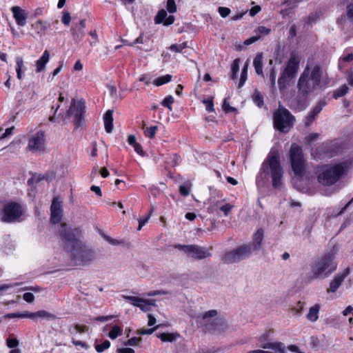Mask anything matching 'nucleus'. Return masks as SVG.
<instances>
[{
    "mask_svg": "<svg viewBox=\"0 0 353 353\" xmlns=\"http://www.w3.org/2000/svg\"><path fill=\"white\" fill-rule=\"evenodd\" d=\"M124 45L129 46H134L136 44H141L143 43V33H141L139 37H137L132 43H130L128 41H123Z\"/></svg>",
    "mask_w": 353,
    "mask_h": 353,
    "instance_id": "nucleus-40",
    "label": "nucleus"
},
{
    "mask_svg": "<svg viewBox=\"0 0 353 353\" xmlns=\"http://www.w3.org/2000/svg\"><path fill=\"white\" fill-rule=\"evenodd\" d=\"M51 216L50 221L52 223L56 224L59 223L62 217V205L61 203L58 200V199L54 198L52 200L51 207Z\"/></svg>",
    "mask_w": 353,
    "mask_h": 353,
    "instance_id": "nucleus-14",
    "label": "nucleus"
},
{
    "mask_svg": "<svg viewBox=\"0 0 353 353\" xmlns=\"http://www.w3.org/2000/svg\"><path fill=\"white\" fill-rule=\"evenodd\" d=\"M290 161L292 170L296 176H302L305 165L301 148L296 144H292L290 150Z\"/></svg>",
    "mask_w": 353,
    "mask_h": 353,
    "instance_id": "nucleus-8",
    "label": "nucleus"
},
{
    "mask_svg": "<svg viewBox=\"0 0 353 353\" xmlns=\"http://www.w3.org/2000/svg\"><path fill=\"white\" fill-rule=\"evenodd\" d=\"M349 88L346 85H343L339 89H337L333 94V97L337 99L344 96L348 92Z\"/></svg>",
    "mask_w": 353,
    "mask_h": 353,
    "instance_id": "nucleus-29",
    "label": "nucleus"
},
{
    "mask_svg": "<svg viewBox=\"0 0 353 353\" xmlns=\"http://www.w3.org/2000/svg\"><path fill=\"white\" fill-rule=\"evenodd\" d=\"M76 26L79 27V33H78L74 28H71V32L74 39L76 41H79L83 38L84 35L83 29L85 27V21L84 19L81 20L79 23L76 25Z\"/></svg>",
    "mask_w": 353,
    "mask_h": 353,
    "instance_id": "nucleus-25",
    "label": "nucleus"
},
{
    "mask_svg": "<svg viewBox=\"0 0 353 353\" xmlns=\"http://www.w3.org/2000/svg\"><path fill=\"white\" fill-rule=\"evenodd\" d=\"M346 14L348 20L353 22V2L347 6Z\"/></svg>",
    "mask_w": 353,
    "mask_h": 353,
    "instance_id": "nucleus-45",
    "label": "nucleus"
},
{
    "mask_svg": "<svg viewBox=\"0 0 353 353\" xmlns=\"http://www.w3.org/2000/svg\"><path fill=\"white\" fill-rule=\"evenodd\" d=\"M316 116L312 114L311 112H309L308 115L305 118V125L306 126H309L311 125V123L313 122V121L315 119V117Z\"/></svg>",
    "mask_w": 353,
    "mask_h": 353,
    "instance_id": "nucleus-52",
    "label": "nucleus"
},
{
    "mask_svg": "<svg viewBox=\"0 0 353 353\" xmlns=\"http://www.w3.org/2000/svg\"><path fill=\"white\" fill-rule=\"evenodd\" d=\"M219 12L222 17H228L230 13V10L226 7H219Z\"/></svg>",
    "mask_w": 353,
    "mask_h": 353,
    "instance_id": "nucleus-56",
    "label": "nucleus"
},
{
    "mask_svg": "<svg viewBox=\"0 0 353 353\" xmlns=\"http://www.w3.org/2000/svg\"><path fill=\"white\" fill-rule=\"evenodd\" d=\"M45 132L39 130L29 138L27 148L33 152H43L45 150Z\"/></svg>",
    "mask_w": 353,
    "mask_h": 353,
    "instance_id": "nucleus-11",
    "label": "nucleus"
},
{
    "mask_svg": "<svg viewBox=\"0 0 353 353\" xmlns=\"http://www.w3.org/2000/svg\"><path fill=\"white\" fill-rule=\"evenodd\" d=\"M85 113V105L81 101H77L73 99L71 102L70 107L67 111L63 120L66 121L67 118L72 116L74 117V122L77 128L81 127L83 124V116Z\"/></svg>",
    "mask_w": 353,
    "mask_h": 353,
    "instance_id": "nucleus-9",
    "label": "nucleus"
},
{
    "mask_svg": "<svg viewBox=\"0 0 353 353\" xmlns=\"http://www.w3.org/2000/svg\"><path fill=\"white\" fill-rule=\"evenodd\" d=\"M334 254L328 252L317 259L312 266V279H323L329 276L337 268Z\"/></svg>",
    "mask_w": 353,
    "mask_h": 353,
    "instance_id": "nucleus-4",
    "label": "nucleus"
},
{
    "mask_svg": "<svg viewBox=\"0 0 353 353\" xmlns=\"http://www.w3.org/2000/svg\"><path fill=\"white\" fill-rule=\"evenodd\" d=\"M71 21V17L70 12L68 11L63 12V15L61 18L62 23L66 26H68L70 25Z\"/></svg>",
    "mask_w": 353,
    "mask_h": 353,
    "instance_id": "nucleus-44",
    "label": "nucleus"
},
{
    "mask_svg": "<svg viewBox=\"0 0 353 353\" xmlns=\"http://www.w3.org/2000/svg\"><path fill=\"white\" fill-rule=\"evenodd\" d=\"M294 121V117L281 105H279L274 113V125L280 132L285 133L289 132Z\"/></svg>",
    "mask_w": 353,
    "mask_h": 353,
    "instance_id": "nucleus-7",
    "label": "nucleus"
},
{
    "mask_svg": "<svg viewBox=\"0 0 353 353\" xmlns=\"http://www.w3.org/2000/svg\"><path fill=\"white\" fill-rule=\"evenodd\" d=\"M126 300H128L131 303L136 307H139L144 312L149 311L151 306H155L154 299H144L137 296H124Z\"/></svg>",
    "mask_w": 353,
    "mask_h": 353,
    "instance_id": "nucleus-13",
    "label": "nucleus"
},
{
    "mask_svg": "<svg viewBox=\"0 0 353 353\" xmlns=\"http://www.w3.org/2000/svg\"><path fill=\"white\" fill-rule=\"evenodd\" d=\"M6 341L7 345L10 348H14L19 345V341L17 339L8 338Z\"/></svg>",
    "mask_w": 353,
    "mask_h": 353,
    "instance_id": "nucleus-51",
    "label": "nucleus"
},
{
    "mask_svg": "<svg viewBox=\"0 0 353 353\" xmlns=\"http://www.w3.org/2000/svg\"><path fill=\"white\" fill-rule=\"evenodd\" d=\"M346 79L348 84L353 87V71L348 70L346 72Z\"/></svg>",
    "mask_w": 353,
    "mask_h": 353,
    "instance_id": "nucleus-61",
    "label": "nucleus"
},
{
    "mask_svg": "<svg viewBox=\"0 0 353 353\" xmlns=\"http://www.w3.org/2000/svg\"><path fill=\"white\" fill-rule=\"evenodd\" d=\"M320 310V305L316 304L310 308L309 312L307 314V319L311 322H315L319 318V312Z\"/></svg>",
    "mask_w": 353,
    "mask_h": 353,
    "instance_id": "nucleus-26",
    "label": "nucleus"
},
{
    "mask_svg": "<svg viewBox=\"0 0 353 353\" xmlns=\"http://www.w3.org/2000/svg\"><path fill=\"white\" fill-rule=\"evenodd\" d=\"M81 234L79 228H68L66 224L61 225L59 236L65 250L70 253L72 258L82 264L92 262L97 258L96 252L84 244L79 236Z\"/></svg>",
    "mask_w": 353,
    "mask_h": 353,
    "instance_id": "nucleus-1",
    "label": "nucleus"
},
{
    "mask_svg": "<svg viewBox=\"0 0 353 353\" xmlns=\"http://www.w3.org/2000/svg\"><path fill=\"white\" fill-rule=\"evenodd\" d=\"M174 103V99L172 96H168L167 97H165L161 104L162 105H163L164 107H166L168 108L170 110H172V106L171 105Z\"/></svg>",
    "mask_w": 353,
    "mask_h": 353,
    "instance_id": "nucleus-41",
    "label": "nucleus"
},
{
    "mask_svg": "<svg viewBox=\"0 0 353 353\" xmlns=\"http://www.w3.org/2000/svg\"><path fill=\"white\" fill-rule=\"evenodd\" d=\"M36 315H37V318L39 317V318L50 319V318L54 317V316L52 314H50L48 312L45 311V310H39V311L37 312Z\"/></svg>",
    "mask_w": 353,
    "mask_h": 353,
    "instance_id": "nucleus-50",
    "label": "nucleus"
},
{
    "mask_svg": "<svg viewBox=\"0 0 353 353\" xmlns=\"http://www.w3.org/2000/svg\"><path fill=\"white\" fill-rule=\"evenodd\" d=\"M262 347L263 349H270L272 352L256 350L249 351L248 353H285V345L281 342L266 343Z\"/></svg>",
    "mask_w": 353,
    "mask_h": 353,
    "instance_id": "nucleus-16",
    "label": "nucleus"
},
{
    "mask_svg": "<svg viewBox=\"0 0 353 353\" xmlns=\"http://www.w3.org/2000/svg\"><path fill=\"white\" fill-rule=\"evenodd\" d=\"M50 60V53L46 50L43 53L42 56L35 63L36 72L39 73L46 69V65Z\"/></svg>",
    "mask_w": 353,
    "mask_h": 353,
    "instance_id": "nucleus-20",
    "label": "nucleus"
},
{
    "mask_svg": "<svg viewBox=\"0 0 353 353\" xmlns=\"http://www.w3.org/2000/svg\"><path fill=\"white\" fill-rule=\"evenodd\" d=\"M187 47V43L183 42L180 44H172L170 46V49L175 52H181L184 48Z\"/></svg>",
    "mask_w": 353,
    "mask_h": 353,
    "instance_id": "nucleus-37",
    "label": "nucleus"
},
{
    "mask_svg": "<svg viewBox=\"0 0 353 353\" xmlns=\"http://www.w3.org/2000/svg\"><path fill=\"white\" fill-rule=\"evenodd\" d=\"M203 103L205 104V108L207 111L213 112L214 110L212 98L210 99H204Z\"/></svg>",
    "mask_w": 353,
    "mask_h": 353,
    "instance_id": "nucleus-48",
    "label": "nucleus"
},
{
    "mask_svg": "<svg viewBox=\"0 0 353 353\" xmlns=\"http://www.w3.org/2000/svg\"><path fill=\"white\" fill-rule=\"evenodd\" d=\"M263 239V231L262 229H259L253 236V242L251 249L259 250L261 247V242Z\"/></svg>",
    "mask_w": 353,
    "mask_h": 353,
    "instance_id": "nucleus-23",
    "label": "nucleus"
},
{
    "mask_svg": "<svg viewBox=\"0 0 353 353\" xmlns=\"http://www.w3.org/2000/svg\"><path fill=\"white\" fill-rule=\"evenodd\" d=\"M326 148L327 150H330V152H327V154H326L328 157H332L334 156L338 152L339 148L337 145H336V143H331L330 145L327 146Z\"/></svg>",
    "mask_w": 353,
    "mask_h": 353,
    "instance_id": "nucleus-38",
    "label": "nucleus"
},
{
    "mask_svg": "<svg viewBox=\"0 0 353 353\" xmlns=\"http://www.w3.org/2000/svg\"><path fill=\"white\" fill-rule=\"evenodd\" d=\"M159 327V325H157L152 328L150 329H141L138 331V333L142 335L144 334H152L155 330H157Z\"/></svg>",
    "mask_w": 353,
    "mask_h": 353,
    "instance_id": "nucleus-49",
    "label": "nucleus"
},
{
    "mask_svg": "<svg viewBox=\"0 0 353 353\" xmlns=\"http://www.w3.org/2000/svg\"><path fill=\"white\" fill-rule=\"evenodd\" d=\"M23 214V209L20 204L11 202L4 205L1 221L12 222L17 221Z\"/></svg>",
    "mask_w": 353,
    "mask_h": 353,
    "instance_id": "nucleus-10",
    "label": "nucleus"
},
{
    "mask_svg": "<svg viewBox=\"0 0 353 353\" xmlns=\"http://www.w3.org/2000/svg\"><path fill=\"white\" fill-rule=\"evenodd\" d=\"M252 100L259 107H261L263 105V98L261 93L256 90L252 95Z\"/></svg>",
    "mask_w": 353,
    "mask_h": 353,
    "instance_id": "nucleus-31",
    "label": "nucleus"
},
{
    "mask_svg": "<svg viewBox=\"0 0 353 353\" xmlns=\"http://www.w3.org/2000/svg\"><path fill=\"white\" fill-rule=\"evenodd\" d=\"M121 332H122V330L119 326L114 325L112 327V330L110 331V332L108 334V336L111 339H115L119 336H120L121 334Z\"/></svg>",
    "mask_w": 353,
    "mask_h": 353,
    "instance_id": "nucleus-32",
    "label": "nucleus"
},
{
    "mask_svg": "<svg viewBox=\"0 0 353 353\" xmlns=\"http://www.w3.org/2000/svg\"><path fill=\"white\" fill-rule=\"evenodd\" d=\"M169 294V292L165 290H154V291H151V292H148L147 296H157V295H165V294Z\"/></svg>",
    "mask_w": 353,
    "mask_h": 353,
    "instance_id": "nucleus-55",
    "label": "nucleus"
},
{
    "mask_svg": "<svg viewBox=\"0 0 353 353\" xmlns=\"http://www.w3.org/2000/svg\"><path fill=\"white\" fill-rule=\"evenodd\" d=\"M166 8L170 13H174L176 11V6L174 0H168Z\"/></svg>",
    "mask_w": 353,
    "mask_h": 353,
    "instance_id": "nucleus-43",
    "label": "nucleus"
},
{
    "mask_svg": "<svg viewBox=\"0 0 353 353\" xmlns=\"http://www.w3.org/2000/svg\"><path fill=\"white\" fill-rule=\"evenodd\" d=\"M349 274L350 269L346 268L343 273L336 275L330 283V288L327 289V292H335Z\"/></svg>",
    "mask_w": 353,
    "mask_h": 353,
    "instance_id": "nucleus-17",
    "label": "nucleus"
},
{
    "mask_svg": "<svg viewBox=\"0 0 353 353\" xmlns=\"http://www.w3.org/2000/svg\"><path fill=\"white\" fill-rule=\"evenodd\" d=\"M263 53L262 52H259V53L256 54V57H255V58L254 59V61H253V64H254V69H255L256 73L258 75H261V76H263Z\"/></svg>",
    "mask_w": 353,
    "mask_h": 353,
    "instance_id": "nucleus-22",
    "label": "nucleus"
},
{
    "mask_svg": "<svg viewBox=\"0 0 353 353\" xmlns=\"http://www.w3.org/2000/svg\"><path fill=\"white\" fill-rule=\"evenodd\" d=\"M322 70L319 65L305 66L297 81V94L296 100L298 103H303L321 84Z\"/></svg>",
    "mask_w": 353,
    "mask_h": 353,
    "instance_id": "nucleus-2",
    "label": "nucleus"
},
{
    "mask_svg": "<svg viewBox=\"0 0 353 353\" xmlns=\"http://www.w3.org/2000/svg\"><path fill=\"white\" fill-rule=\"evenodd\" d=\"M325 105V102L323 101H320L310 112L316 116L322 110Z\"/></svg>",
    "mask_w": 353,
    "mask_h": 353,
    "instance_id": "nucleus-39",
    "label": "nucleus"
},
{
    "mask_svg": "<svg viewBox=\"0 0 353 353\" xmlns=\"http://www.w3.org/2000/svg\"><path fill=\"white\" fill-rule=\"evenodd\" d=\"M248 67V63H246L242 68L241 75V78H240L239 83V88L242 87L247 79Z\"/></svg>",
    "mask_w": 353,
    "mask_h": 353,
    "instance_id": "nucleus-33",
    "label": "nucleus"
},
{
    "mask_svg": "<svg viewBox=\"0 0 353 353\" xmlns=\"http://www.w3.org/2000/svg\"><path fill=\"white\" fill-rule=\"evenodd\" d=\"M276 70L273 68L271 69L270 72V86L272 89L276 88Z\"/></svg>",
    "mask_w": 353,
    "mask_h": 353,
    "instance_id": "nucleus-36",
    "label": "nucleus"
},
{
    "mask_svg": "<svg viewBox=\"0 0 353 353\" xmlns=\"http://www.w3.org/2000/svg\"><path fill=\"white\" fill-rule=\"evenodd\" d=\"M263 170L270 174L272 179V186L280 189L282 186L281 179L283 171L280 164L279 155L276 151H271L267 160L263 163Z\"/></svg>",
    "mask_w": 353,
    "mask_h": 353,
    "instance_id": "nucleus-6",
    "label": "nucleus"
},
{
    "mask_svg": "<svg viewBox=\"0 0 353 353\" xmlns=\"http://www.w3.org/2000/svg\"><path fill=\"white\" fill-rule=\"evenodd\" d=\"M158 337L163 342H174L180 335L176 333H162Z\"/></svg>",
    "mask_w": 353,
    "mask_h": 353,
    "instance_id": "nucleus-28",
    "label": "nucleus"
},
{
    "mask_svg": "<svg viewBox=\"0 0 353 353\" xmlns=\"http://www.w3.org/2000/svg\"><path fill=\"white\" fill-rule=\"evenodd\" d=\"M299 56L295 52H292L278 79V85L281 91L287 89L296 77L299 68Z\"/></svg>",
    "mask_w": 353,
    "mask_h": 353,
    "instance_id": "nucleus-5",
    "label": "nucleus"
},
{
    "mask_svg": "<svg viewBox=\"0 0 353 353\" xmlns=\"http://www.w3.org/2000/svg\"><path fill=\"white\" fill-rule=\"evenodd\" d=\"M110 347V342L108 340L103 341L101 344H98L95 346V350L97 352L101 353L105 350H107Z\"/></svg>",
    "mask_w": 353,
    "mask_h": 353,
    "instance_id": "nucleus-35",
    "label": "nucleus"
},
{
    "mask_svg": "<svg viewBox=\"0 0 353 353\" xmlns=\"http://www.w3.org/2000/svg\"><path fill=\"white\" fill-rule=\"evenodd\" d=\"M23 299L28 303H32L34 302V296L31 292H26L23 295Z\"/></svg>",
    "mask_w": 353,
    "mask_h": 353,
    "instance_id": "nucleus-54",
    "label": "nucleus"
},
{
    "mask_svg": "<svg viewBox=\"0 0 353 353\" xmlns=\"http://www.w3.org/2000/svg\"><path fill=\"white\" fill-rule=\"evenodd\" d=\"M113 111L108 110L103 117L104 119V125L105 131L108 133H110L113 129V117H112Z\"/></svg>",
    "mask_w": 353,
    "mask_h": 353,
    "instance_id": "nucleus-24",
    "label": "nucleus"
},
{
    "mask_svg": "<svg viewBox=\"0 0 353 353\" xmlns=\"http://www.w3.org/2000/svg\"><path fill=\"white\" fill-rule=\"evenodd\" d=\"M190 184L181 185L179 186V192L181 195L186 196L190 194Z\"/></svg>",
    "mask_w": 353,
    "mask_h": 353,
    "instance_id": "nucleus-46",
    "label": "nucleus"
},
{
    "mask_svg": "<svg viewBox=\"0 0 353 353\" xmlns=\"http://www.w3.org/2000/svg\"><path fill=\"white\" fill-rule=\"evenodd\" d=\"M141 340V338H137V337H132L130 339H128L125 343V345H130V346H134L137 345L139 342Z\"/></svg>",
    "mask_w": 353,
    "mask_h": 353,
    "instance_id": "nucleus-53",
    "label": "nucleus"
},
{
    "mask_svg": "<svg viewBox=\"0 0 353 353\" xmlns=\"http://www.w3.org/2000/svg\"><path fill=\"white\" fill-rule=\"evenodd\" d=\"M233 206L229 203H227L221 207L220 210L224 213L225 216L228 215V214L232 210Z\"/></svg>",
    "mask_w": 353,
    "mask_h": 353,
    "instance_id": "nucleus-58",
    "label": "nucleus"
},
{
    "mask_svg": "<svg viewBox=\"0 0 353 353\" xmlns=\"http://www.w3.org/2000/svg\"><path fill=\"white\" fill-rule=\"evenodd\" d=\"M223 109L226 113L236 111V109L235 108L230 106L229 102L227 101L226 99H225L223 101Z\"/></svg>",
    "mask_w": 353,
    "mask_h": 353,
    "instance_id": "nucleus-47",
    "label": "nucleus"
},
{
    "mask_svg": "<svg viewBox=\"0 0 353 353\" xmlns=\"http://www.w3.org/2000/svg\"><path fill=\"white\" fill-rule=\"evenodd\" d=\"M10 10L17 24L19 26H24L28 17V12L18 6H12Z\"/></svg>",
    "mask_w": 353,
    "mask_h": 353,
    "instance_id": "nucleus-15",
    "label": "nucleus"
},
{
    "mask_svg": "<svg viewBox=\"0 0 353 353\" xmlns=\"http://www.w3.org/2000/svg\"><path fill=\"white\" fill-rule=\"evenodd\" d=\"M54 173H51V174H46L45 175L41 176H39L38 178L37 179V181H39L42 179H46L47 181H51L52 179L54 178Z\"/></svg>",
    "mask_w": 353,
    "mask_h": 353,
    "instance_id": "nucleus-62",
    "label": "nucleus"
},
{
    "mask_svg": "<svg viewBox=\"0 0 353 353\" xmlns=\"http://www.w3.org/2000/svg\"><path fill=\"white\" fill-rule=\"evenodd\" d=\"M186 254L188 256L197 260L203 259L211 256L208 249L197 245H188V248H186Z\"/></svg>",
    "mask_w": 353,
    "mask_h": 353,
    "instance_id": "nucleus-12",
    "label": "nucleus"
},
{
    "mask_svg": "<svg viewBox=\"0 0 353 353\" xmlns=\"http://www.w3.org/2000/svg\"><path fill=\"white\" fill-rule=\"evenodd\" d=\"M261 38V36L260 35H255V36H253L248 39H246L245 41H244V44L246 45V46H248V45H250L256 41H257L258 40H259Z\"/></svg>",
    "mask_w": 353,
    "mask_h": 353,
    "instance_id": "nucleus-59",
    "label": "nucleus"
},
{
    "mask_svg": "<svg viewBox=\"0 0 353 353\" xmlns=\"http://www.w3.org/2000/svg\"><path fill=\"white\" fill-rule=\"evenodd\" d=\"M222 260L225 263H233L239 261L234 250L226 253L222 257Z\"/></svg>",
    "mask_w": 353,
    "mask_h": 353,
    "instance_id": "nucleus-27",
    "label": "nucleus"
},
{
    "mask_svg": "<svg viewBox=\"0 0 353 353\" xmlns=\"http://www.w3.org/2000/svg\"><path fill=\"white\" fill-rule=\"evenodd\" d=\"M303 303H302L301 301H299L296 304V306L292 309V312H295L297 314H300L303 309Z\"/></svg>",
    "mask_w": 353,
    "mask_h": 353,
    "instance_id": "nucleus-57",
    "label": "nucleus"
},
{
    "mask_svg": "<svg viewBox=\"0 0 353 353\" xmlns=\"http://www.w3.org/2000/svg\"><path fill=\"white\" fill-rule=\"evenodd\" d=\"M133 147L134 148L135 152L137 154H140L142 157L145 156V154L144 151L143 150L141 145L139 143H137V144L133 145Z\"/></svg>",
    "mask_w": 353,
    "mask_h": 353,
    "instance_id": "nucleus-63",
    "label": "nucleus"
},
{
    "mask_svg": "<svg viewBox=\"0 0 353 353\" xmlns=\"http://www.w3.org/2000/svg\"><path fill=\"white\" fill-rule=\"evenodd\" d=\"M157 129L158 126L157 125L150 126L145 129L144 133L146 137H149L150 139H153L155 136Z\"/></svg>",
    "mask_w": 353,
    "mask_h": 353,
    "instance_id": "nucleus-34",
    "label": "nucleus"
},
{
    "mask_svg": "<svg viewBox=\"0 0 353 353\" xmlns=\"http://www.w3.org/2000/svg\"><path fill=\"white\" fill-rule=\"evenodd\" d=\"M239 261H241L250 256L252 249L251 245H242L234 250Z\"/></svg>",
    "mask_w": 353,
    "mask_h": 353,
    "instance_id": "nucleus-21",
    "label": "nucleus"
},
{
    "mask_svg": "<svg viewBox=\"0 0 353 353\" xmlns=\"http://www.w3.org/2000/svg\"><path fill=\"white\" fill-rule=\"evenodd\" d=\"M103 238L107 242L113 245H119L121 243L119 241L112 239V237L107 235H104Z\"/></svg>",
    "mask_w": 353,
    "mask_h": 353,
    "instance_id": "nucleus-60",
    "label": "nucleus"
},
{
    "mask_svg": "<svg viewBox=\"0 0 353 353\" xmlns=\"http://www.w3.org/2000/svg\"><path fill=\"white\" fill-rule=\"evenodd\" d=\"M351 166L352 161L350 160L325 165L318 174L317 181L323 186H331L345 176Z\"/></svg>",
    "mask_w": 353,
    "mask_h": 353,
    "instance_id": "nucleus-3",
    "label": "nucleus"
},
{
    "mask_svg": "<svg viewBox=\"0 0 353 353\" xmlns=\"http://www.w3.org/2000/svg\"><path fill=\"white\" fill-rule=\"evenodd\" d=\"M171 79H172L171 75L166 74L165 76H163V77L156 79L154 81L153 83L157 86H159L164 83H168L169 81H170Z\"/></svg>",
    "mask_w": 353,
    "mask_h": 353,
    "instance_id": "nucleus-30",
    "label": "nucleus"
},
{
    "mask_svg": "<svg viewBox=\"0 0 353 353\" xmlns=\"http://www.w3.org/2000/svg\"><path fill=\"white\" fill-rule=\"evenodd\" d=\"M50 26L46 21L39 20L32 24V29L34 30L33 36L35 37H41L46 34V31Z\"/></svg>",
    "mask_w": 353,
    "mask_h": 353,
    "instance_id": "nucleus-18",
    "label": "nucleus"
},
{
    "mask_svg": "<svg viewBox=\"0 0 353 353\" xmlns=\"http://www.w3.org/2000/svg\"><path fill=\"white\" fill-rule=\"evenodd\" d=\"M117 353H134V350L130 347L118 348Z\"/></svg>",
    "mask_w": 353,
    "mask_h": 353,
    "instance_id": "nucleus-64",
    "label": "nucleus"
},
{
    "mask_svg": "<svg viewBox=\"0 0 353 353\" xmlns=\"http://www.w3.org/2000/svg\"><path fill=\"white\" fill-rule=\"evenodd\" d=\"M256 35H260L261 37L262 36H265L270 34V29L268 28L265 26H259L258 27L257 30H256Z\"/></svg>",
    "mask_w": 353,
    "mask_h": 353,
    "instance_id": "nucleus-42",
    "label": "nucleus"
},
{
    "mask_svg": "<svg viewBox=\"0 0 353 353\" xmlns=\"http://www.w3.org/2000/svg\"><path fill=\"white\" fill-rule=\"evenodd\" d=\"M167 12L164 10H161L157 13L155 17L156 23H163L165 26L171 25L174 21V17L172 15H170L167 17Z\"/></svg>",
    "mask_w": 353,
    "mask_h": 353,
    "instance_id": "nucleus-19",
    "label": "nucleus"
}]
</instances>
